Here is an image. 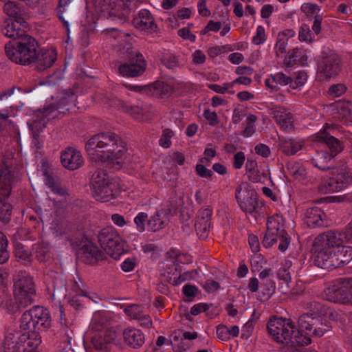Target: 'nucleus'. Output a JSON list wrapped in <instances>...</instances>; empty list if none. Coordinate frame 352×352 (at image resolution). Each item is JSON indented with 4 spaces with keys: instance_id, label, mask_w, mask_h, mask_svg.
I'll return each instance as SVG.
<instances>
[{
    "instance_id": "f257e3e1",
    "label": "nucleus",
    "mask_w": 352,
    "mask_h": 352,
    "mask_svg": "<svg viewBox=\"0 0 352 352\" xmlns=\"http://www.w3.org/2000/svg\"><path fill=\"white\" fill-rule=\"evenodd\" d=\"M85 149L92 161L111 162L125 158V142L116 133L102 132L92 135L85 143Z\"/></svg>"
},
{
    "instance_id": "f03ea898",
    "label": "nucleus",
    "mask_w": 352,
    "mask_h": 352,
    "mask_svg": "<svg viewBox=\"0 0 352 352\" xmlns=\"http://www.w3.org/2000/svg\"><path fill=\"white\" fill-rule=\"evenodd\" d=\"M19 168L14 164L13 155L5 153L0 164V221L8 223L12 212V205L6 200L10 197L13 185L20 179Z\"/></svg>"
},
{
    "instance_id": "7ed1b4c3",
    "label": "nucleus",
    "mask_w": 352,
    "mask_h": 352,
    "mask_svg": "<svg viewBox=\"0 0 352 352\" xmlns=\"http://www.w3.org/2000/svg\"><path fill=\"white\" fill-rule=\"evenodd\" d=\"M37 48L35 38L27 34L19 37L18 40L10 41L6 45L5 51L6 56L12 62L29 65L32 63Z\"/></svg>"
},
{
    "instance_id": "20e7f679",
    "label": "nucleus",
    "mask_w": 352,
    "mask_h": 352,
    "mask_svg": "<svg viewBox=\"0 0 352 352\" xmlns=\"http://www.w3.org/2000/svg\"><path fill=\"white\" fill-rule=\"evenodd\" d=\"M12 294L14 300L23 307L33 304L36 295L33 277L25 271H19L13 278Z\"/></svg>"
},
{
    "instance_id": "39448f33",
    "label": "nucleus",
    "mask_w": 352,
    "mask_h": 352,
    "mask_svg": "<svg viewBox=\"0 0 352 352\" xmlns=\"http://www.w3.org/2000/svg\"><path fill=\"white\" fill-rule=\"evenodd\" d=\"M299 337L305 338L307 342L300 343V346L311 343V337H321L331 329L329 322L322 316H313L302 314L298 320Z\"/></svg>"
},
{
    "instance_id": "423d86ee",
    "label": "nucleus",
    "mask_w": 352,
    "mask_h": 352,
    "mask_svg": "<svg viewBox=\"0 0 352 352\" xmlns=\"http://www.w3.org/2000/svg\"><path fill=\"white\" fill-rule=\"evenodd\" d=\"M235 197L240 208L247 215L256 219L263 214V203L258 199L256 192L247 188L246 184H241L236 188Z\"/></svg>"
},
{
    "instance_id": "0eeeda50",
    "label": "nucleus",
    "mask_w": 352,
    "mask_h": 352,
    "mask_svg": "<svg viewBox=\"0 0 352 352\" xmlns=\"http://www.w3.org/2000/svg\"><path fill=\"white\" fill-rule=\"evenodd\" d=\"M94 197L102 202H107L116 196V185L108 175L102 170L95 171L91 179Z\"/></svg>"
},
{
    "instance_id": "6e6552de",
    "label": "nucleus",
    "mask_w": 352,
    "mask_h": 352,
    "mask_svg": "<svg viewBox=\"0 0 352 352\" xmlns=\"http://www.w3.org/2000/svg\"><path fill=\"white\" fill-rule=\"evenodd\" d=\"M281 221L282 218L278 215H273L268 218L267 231L263 240V245L265 248H270L278 241L279 250L284 252L288 248L287 234Z\"/></svg>"
},
{
    "instance_id": "1a4fd4ad",
    "label": "nucleus",
    "mask_w": 352,
    "mask_h": 352,
    "mask_svg": "<svg viewBox=\"0 0 352 352\" xmlns=\"http://www.w3.org/2000/svg\"><path fill=\"white\" fill-rule=\"evenodd\" d=\"M101 248L111 258L118 260L124 252V242L119 232L113 227L102 229L98 234Z\"/></svg>"
},
{
    "instance_id": "9d476101",
    "label": "nucleus",
    "mask_w": 352,
    "mask_h": 352,
    "mask_svg": "<svg viewBox=\"0 0 352 352\" xmlns=\"http://www.w3.org/2000/svg\"><path fill=\"white\" fill-rule=\"evenodd\" d=\"M341 71L340 56L329 50H322L317 67V75L320 81H328L337 77Z\"/></svg>"
},
{
    "instance_id": "9b49d317",
    "label": "nucleus",
    "mask_w": 352,
    "mask_h": 352,
    "mask_svg": "<svg viewBox=\"0 0 352 352\" xmlns=\"http://www.w3.org/2000/svg\"><path fill=\"white\" fill-rule=\"evenodd\" d=\"M326 299L333 302L352 305V278H340L324 290Z\"/></svg>"
},
{
    "instance_id": "f8f14e48",
    "label": "nucleus",
    "mask_w": 352,
    "mask_h": 352,
    "mask_svg": "<svg viewBox=\"0 0 352 352\" xmlns=\"http://www.w3.org/2000/svg\"><path fill=\"white\" fill-rule=\"evenodd\" d=\"M126 52L129 61L119 66V73L123 76L131 78L141 76L146 67V63L142 54L129 44L126 47Z\"/></svg>"
},
{
    "instance_id": "ddd939ff",
    "label": "nucleus",
    "mask_w": 352,
    "mask_h": 352,
    "mask_svg": "<svg viewBox=\"0 0 352 352\" xmlns=\"http://www.w3.org/2000/svg\"><path fill=\"white\" fill-rule=\"evenodd\" d=\"M78 254L79 258L88 265H95L105 258L104 252L87 239L82 240Z\"/></svg>"
},
{
    "instance_id": "4468645a",
    "label": "nucleus",
    "mask_w": 352,
    "mask_h": 352,
    "mask_svg": "<svg viewBox=\"0 0 352 352\" xmlns=\"http://www.w3.org/2000/svg\"><path fill=\"white\" fill-rule=\"evenodd\" d=\"M311 251L316 266L329 271L336 269L334 254L331 249L326 248L314 242Z\"/></svg>"
},
{
    "instance_id": "2eb2a0df",
    "label": "nucleus",
    "mask_w": 352,
    "mask_h": 352,
    "mask_svg": "<svg viewBox=\"0 0 352 352\" xmlns=\"http://www.w3.org/2000/svg\"><path fill=\"white\" fill-rule=\"evenodd\" d=\"M346 240V236L345 233L340 231L329 230L319 234L315 238L314 242L326 248L331 249L333 248H339L342 246Z\"/></svg>"
},
{
    "instance_id": "dca6fc26",
    "label": "nucleus",
    "mask_w": 352,
    "mask_h": 352,
    "mask_svg": "<svg viewBox=\"0 0 352 352\" xmlns=\"http://www.w3.org/2000/svg\"><path fill=\"white\" fill-rule=\"evenodd\" d=\"M54 111H33L32 118L28 122L35 141L37 140L39 133L46 127L47 123L56 116L52 115Z\"/></svg>"
},
{
    "instance_id": "f3484780",
    "label": "nucleus",
    "mask_w": 352,
    "mask_h": 352,
    "mask_svg": "<svg viewBox=\"0 0 352 352\" xmlns=\"http://www.w3.org/2000/svg\"><path fill=\"white\" fill-rule=\"evenodd\" d=\"M60 161L62 165L70 170H77L84 164L81 153L73 147H67L61 152Z\"/></svg>"
},
{
    "instance_id": "a211bd4d",
    "label": "nucleus",
    "mask_w": 352,
    "mask_h": 352,
    "mask_svg": "<svg viewBox=\"0 0 352 352\" xmlns=\"http://www.w3.org/2000/svg\"><path fill=\"white\" fill-rule=\"evenodd\" d=\"M212 209L208 206L198 211L195 223V230L201 239H206L211 227Z\"/></svg>"
},
{
    "instance_id": "6ab92c4d",
    "label": "nucleus",
    "mask_w": 352,
    "mask_h": 352,
    "mask_svg": "<svg viewBox=\"0 0 352 352\" xmlns=\"http://www.w3.org/2000/svg\"><path fill=\"white\" fill-rule=\"evenodd\" d=\"M336 128V124L326 123L324 131H320L316 136V140L324 142L331 150V153L334 157L342 150V146L340 141L331 135L327 129Z\"/></svg>"
},
{
    "instance_id": "aec40b11",
    "label": "nucleus",
    "mask_w": 352,
    "mask_h": 352,
    "mask_svg": "<svg viewBox=\"0 0 352 352\" xmlns=\"http://www.w3.org/2000/svg\"><path fill=\"white\" fill-rule=\"evenodd\" d=\"M133 25L137 29L148 32H154L157 28L153 15L146 9L141 10L133 19Z\"/></svg>"
},
{
    "instance_id": "412c9836",
    "label": "nucleus",
    "mask_w": 352,
    "mask_h": 352,
    "mask_svg": "<svg viewBox=\"0 0 352 352\" xmlns=\"http://www.w3.org/2000/svg\"><path fill=\"white\" fill-rule=\"evenodd\" d=\"M56 60V54L54 50H37L32 63L36 69L44 71L50 67Z\"/></svg>"
},
{
    "instance_id": "4be33fe9",
    "label": "nucleus",
    "mask_w": 352,
    "mask_h": 352,
    "mask_svg": "<svg viewBox=\"0 0 352 352\" xmlns=\"http://www.w3.org/2000/svg\"><path fill=\"white\" fill-rule=\"evenodd\" d=\"M23 352H36V349L41 342V338L37 331L25 332L17 337Z\"/></svg>"
},
{
    "instance_id": "5701e85b",
    "label": "nucleus",
    "mask_w": 352,
    "mask_h": 352,
    "mask_svg": "<svg viewBox=\"0 0 352 352\" xmlns=\"http://www.w3.org/2000/svg\"><path fill=\"white\" fill-rule=\"evenodd\" d=\"M169 209L162 208L157 210L148 220V229L157 232L165 228L169 222Z\"/></svg>"
},
{
    "instance_id": "b1692460",
    "label": "nucleus",
    "mask_w": 352,
    "mask_h": 352,
    "mask_svg": "<svg viewBox=\"0 0 352 352\" xmlns=\"http://www.w3.org/2000/svg\"><path fill=\"white\" fill-rule=\"evenodd\" d=\"M21 27H25V23L7 19L1 25V32L6 36L12 38V41L18 40L19 37L27 35Z\"/></svg>"
},
{
    "instance_id": "393cba45",
    "label": "nucleus",
    "mask_w": 352,
    "mask_h": 352,
    "mask_svg": "<svg viewBox=\"0 0 352 352\" xmlns=\"http://www.w3.org/2000/svg\"><path fill=\"white\" fill-rule=\"evenodd\" d=\"M38 330H45L51 326L50 311L42 306H34L30 309Z\"/></svg>"
},
{
    "instance_id": "a878e982",
    "label": "nucleus",
    "mask_w": 352,
    "mask_h": 352,
    "mask_svg": "<svg viewBox=\"0 0 352 352\" xmlns=\"http://www.w3.org/2000/svg\"><path fill=\"white\" fill-rule=\"evenodd\" d=\"M124 313L131 319L138 320L142 327H149L152 324L150 316L138 305L127 306L124 309Z\"/></svg>"
},
{
    "instance_id": "bb28decb",
    "label": "nucleus",
    "mask_w": 352,
    "mask_h": 352,
    "mask_svg": "<svg viewBox=\"0 0 352 352\" xmlns=\"http://www.w3.org/2000/svg\"><path fill=\"white\" fill-rule=\"evenodd\" d=\"M334 155L329 153L326 151H317L316 154L311 157L310 161L311 164L316 168L322 170H327L334 168L332 165Z\"/></svg>"
},
{
    "instance_id": "cd10ccee",
    "label": "nucleus",
    "mask_w": 352,
    "mask_h": 352,
    "mask_svg": "<svg viewBox=\"0 0 352 352\" xmlns=\"http://www.w3.org/2000/svg\"><path fill=\"white\" fill-rule=\"evenodd\" d=\"M333 175L338 181L341 188L343 189L352 182V173L344 162H340L338 165L334 166Z\"/></svg>"
},
{
    "instance_id": "c85d7f7f",
    "label": "nucleus",
    "mask_w": 352,
    "mask_h": 352,
    "mask_svg": "<svg viewBox=\"0 0 352 352\" xmlns=\"http://www.w3.org/2000/svg\"><path fill=\"white\" fill-rule=\"evenodd\" d=\"M3 12L14 21L25 23L26 12L23 7L15 1H9L3 6Z\"/></svg>"
},
{
    "instance_id": "c756f323",
    "label": "nucleus",
    "mask_w": 352,
    "mask_h": 352,
    "mask_svg": "<svg viewBox=\"0 0 352 352\" xmlns=\"http://www.w3.org/2000/svg\"><path fill=\"white\" fill-rule=\"evenodd\" d=\"M324 213L318 207L307 209L305 213V222L308 227L316 228L324 225Z\"/></svg>"
},
{
    "instance_id": "7c9ffc66",
    "label": "nucleus",
    "mask_w": 352,
    "mask_h": 352,
    "mask_svg": "<svg viewBox=\"0 0 352 352\" xmlns=\"http://www.w3.org/2000/svg\"><path fill=\"white\" fill-rule=\"evenodd\" d=\"M125 342L133 348L141 346L144 342L143 333L135 328H127L123 332Z\"/></svg>"
},
{
    "instance_id": "2f4dec72",
    "label": "nucleus",
    "mask_w": 352,
    "mask_h": 352,
    "mask_svg": "<svg viewBox=\"0 0 352 352\" xmlns=\"http://www.w3.org/2000/svg\"><path fill=\"white\" fill-rule=\"evenodd\" d=\"M305 144V141L300 139L287 138L283 139L280 142V148L286 155H295L301 150Z\"/></svg>"
},
{
    "instance_id": "473e14b6",
    "label": "nucleus",
    "mask_w": 352,
    "mask_h": 352,
    "mask_svg": "<svg viewBox=\"0 0 352 352\" xmlns=\"http://www.w3.org/2000/svg\"><path fill=\"white\" fill-rule=\"evenodd\" d=\"M134 89L140 91H144L147 94H150L155 96H160L161 98L166 96L172 91L171 87L164 82H157L154 85L144 86L142 87L136 86L134 87Z\"/></svg>"
},
{
    "instance_id": "72a5a7b5",
    "label": "nucleus",
    "mask_w": 352,
    "mask_h": 352,
    "mask_svg": "<svg viewBox=\"0 0 352 352\" xmlns=\"http://www.w3.org/2000/svg\"><path fill=\"white\" fill-rule=\"evenodd\" d=\"M336 268L348 264L352 259V248L342 245L336 252H333Z\"/></svg>"
},
{
    "instance_id": "f704fd0d",
    "label": "nucleus",
    "mask_w": 352,
    "mask_h": 352,
    "mask_svg": "<svg viewBox=\"0 0 352 352\" xmlns=\"http://www.w3.org/2000/svg\"><path fill=\"white\" fill-rule=\"evenodd\" d=\"M74 10V3L73 0H58L57 8V14L58 18L63 23L65 27L68 28L69 24L64 19V14L66 17L71 16Z\"/></svg>"
},
{
    "instance_id": "c9c22d12",
    "label": "nucleus",
    "mask_w": 352,
    "mask_h": 352,
    "mask_svg": "<svg viewBox=\"0 0 352 352\" xmlns=\"http://www.w3.org/2000/svg\"><path fill=\"white\" fill-rule=\"evenodd\" d=\"M217 336L219 340L226 342L231 338H235L239 336V328L236 325L228 327L225 324H219L217 327Z\"/></svg>"
},
{
    "instance_id": "e433bc0d",
    "label": "nucleus",
    "mask_w": 352,
    "mask_h": 352,
    "mask_svg": "<svg viewBox=\"0 0 352 352\" xmlns=\"http://www.w3.org/2000/svg\"><path fill=\"white\" fill-rule=\"evenodd\" d=\"M60 328L59 333L65 343L70 344L71 340L73 338L74 332L72 329V323L67 322V320L63 318L64 312L63 307L60 306Z\"/></svg>"
},
{
    "instance_id": "4c0bfd02",
    "label": "nucleus",
    "mask_w": 352,
    "mask_h": 352,
    "mask_svg": "<svg viewBox=\"0 0 352 352\" xmlns=\"http://www.w3.org/2000/svg\"><path fill=\"white\" fill-rule=\"evenodd\" d=\"M307 313L313 316H322L328 314V307L320 302L312 300L307 302L305 305Z\"/></svg>"
},
{
    "instance_id": "58836bf2",
    "label": "nucleus",
    "mask_w": 352,
    "mask_h": 352,
    "mask_svg": "<svg viewBox=\"0 0 352 352\" xmlns=\"http://www.w3.org/2000/svg\"><path fill=\"white\" fill-rule=\"evenodd\" d=\"M22 351L19 340L11 333L6 336L1 352H21Z\"/></svg>"
},
{
    "instance_id": "ea45409f",
    "label": "nucleus",
    "mask_w": 352,
    "mask_h": 352,
    "mask_svg": "<svg viewBox=\"0 0 352 352\" xmlns=\"http://www.w3.org/2000/svg\"><path fill=\"white\" fill-rule=\"evenodd\" d=\"M318 190L322 193H330L342 190L336 177L333 176L324 179L318 185Z\"/></svg>"
},
{
    "instance_id": "a19ab883",
    "label": "nucleus",
    "mask_w": 352,
    "mask_h": 352,
    "mask_svg": "<svg viewBox=\"0 0 352 352\" xmlns=\"http://www.w3.org/2000/svg\"><path fill=\"white\" fill-rule=\"evenodd\" d=\"M119 0H95V7L101 12H107L109 16L115 15L117 2Z\"/></svg>"
},
{
    "instance_id": "79ce46f5",
    "label": "nucleus",
    "mask_w": 352,
    "mask_h": 352,
    "mask_svg": "<svg viewBox=\"0 0 352 352\" xmlns=\"http://www.w3.org/2000/svg\"><path fill=\"white\" fill-rule=\"evenodd\" d=\"M273 116L277 124L284 130H291L293 128V120L286 111H272Z\"/></svg>"
},
{
    "instance_id": "37998d69",
    "label": "nucleus",
    "mask_w": 352,
    "mask_h": 352,
    "mask_svg": "<svg viewBox=\"0 0 352 352\" xmlns=\"http://www.w3.org/2000/svg\"><path fill=\"white\" fill-rule=\"evenodd\" d=\"M20 328L23 331L30 332L32 331H38V328L32 318V315L29 310L25 311L21 316Z\"/></svg>"
},
{
    "instance_id": "c03bdc74",
    "label": "nucleus",
    "mask_w": 352,
    "mask_h": 352,
    "mask_svg": "<svg viewBox=\"0 0 352 352\" xmlns=\"http://www.w3.org/2000/svg\"><path fill=\"white\" fill-rule=\"evenodd\" d=\"M173 277L170 278L171 283L175 285H179L185 281L194 280L198 276V272L197 270H192L190 271L184 272L182 274L178 275H173Z\"/></svg>"
},
{
    "instance_id": "a18cd8bd",
    "label": "nucleus",
    "mask_w": 352,
    "mask_h": 352,
    "mask_svg": "<svg viewBox=\"0 0 352 352\" xmlns=\"http://www.w3.org/2000/svg\"><path fill=\"white\" fill-rule=\"evenodd\" d=\"M109 322L105 315L96 314L91 323V329L96 331H102L109 328Z\"/></svg>"
},
{
    "instance_id": "49530a36",
    "label": "nucleus",
    "mask_w": 352,
    "mask_h": 352,
    "mask_svg": "<svg viewBox=\"0 0 352 352\" xmlns=\"http://www.w3.org/2000/svg\"><path fill=\"white\" fill-rule=\"evenodd\" d=\"M260 290L264 300L270 299L276 290L274 281L272 279L260 281Z\"/></svg>"
},
{
    "instance_id": "de8ad7c7",
    "label": "nucleus",
    "mask_w": 352,
    "mask_h": 352,
    "mask_svg": "<svg viewBox=\"0 0 352 352\" xmlns=\"http://www.w3.org/2000/svg\"><path fill=\"white\" fill-rule=\"evenodd\" d=\"M287 168L290 175L296 179H302L306 175L305 168L298 162H289Z\"/></svg>"
},
{
    "instance_id": "09e8293b",
    "label": "nucleus",
    "mask_w": 352,
    "mask_h": 352,
    "mask_svg": "<svg viewBox=\"0 0 352 352\" xmlns=\"http://www.w3.org/2000/svg\"><path fill=\"white\" fill-rule=\"evenodd\" d=\"M14 254L18 261L23 263H30L31 261V253L20 243L15 244Z\"/></svg>"
},
{
    "instance_id": "8fccbe9b",
    "label": "nucleus",
    "mask_w": 352,
    "mask_h": 352,
    "mask_svg": "<svg viewBox=\"0 0 352 352\" xmlns=\"http://www.w3.org/2000/svg\"><path fill=\"white\" fill-rule=\"evenodd\" d=\"M292 263L289 261H286L283 263L277 272V276L280 280H284L287 285L291 281V272L290 267Z\"/></svg>"
},
{
    "instance_id": "3c124183",
    "label": "nucleus",
    "mask_w": 352,
    "mask_h": 352,
    "mask_svg": "<svg viewBox=\"0 0 352 352\" xmlns=\"http://www.w3.org/2000/svg\"><path fill=\"white\" fill-rule=\"evenodd\" d=\"M76 97L72 90H67L62 93L57 104V108H64L70 103L74 102Z\"/></svg>"
},
{
    "instance_id": "603ef678",
    "label": "nucleus",
    "mask_w": 352,
    "mask_h": 352,
    "mask_svg": "<svg viewBox=\"0 0 352 352\" xmlns=\"http://www.w3.org/2000/svg\"><path fill=\"white\" fill-rule=\"evenodd\" d=\"M300 41L311 43L315 39V34L313 33L309 26L307 24H302L299 31Z\"/></svg>"
},
{
    "instance_id": "864d4df0",
    "label": "nucleus",
    "mask_w": 352,
    "mask_h": 352,
    "mask_svg": "<svg viewBox=\"0 0 352 352\" xmlns=\"http://www.w3.org/2000/svg\"><path fill=\"white\" fill-rule=\"evenodd\" d=\"M331 110H352V102L346 100H338L327 105Z\"/></svg>"
},
{
    "instance_id": "5fc2aeb1",
    "label": "nucleus",
    "mask_w": 352,
    "mask_h": 352,
    "mask_svg": "<svg viewBox=\"0 0 352 352\" xmlns=\"http://www.w3.org/2000/svg\"><path fill=\"white\" fill-rule=\"evenodd\" d=\"M148 214L146 212H139L134 218V223L136 225V229L140 232L145 230V223L148 222Z\"/></svg>"
},
{
    "instance_id": "6e6d98bb",
    "label": "nucleus",
    "mask_w": 352,
    "mask_h": 352,
    "mask_svg": "<svg viewBox=\"0 0 352 352\" xmlns=\"http://www.w3.org/2000/svg\"><path fill=\"white\" fill-rule=\"evenodd\" d=\"M300 51L298 49H293L288 53L287 58H285V63L288 67H292L300 61Z\"/></svg>"
},
{
    "instance_id": "4d7b16f0",
    "label": "nucleus",
    "mask_w": 352,
    "mask_h": 352,
    "mask_svg": "<svg viewBox=\"0 0 352 352\" xmlns=\"http://www.w3.org/2000/svg\"><path fill=\"white\" fill-rule=\"evenodd\" d=\"M173 136V132L169 129L163 131L162 135L159 140V144L163 148H169L171 146L170 139Z\"/></svg>"
},
{
    "instance_id": "13d9d810",
    "label": "nucleus",
    "mask_w": 352,
    "mask_h": 352,
    "mask_svg": "<svg viewBox=\"0 0 352 352\" xmlns=\"http://www.w3.org/2000/svg\"><path fill=\"white\" fill-rule=\"evenodd\" d=\"M287 38H285V32L278 34L277 36V41L276 43V55L280 56V54H283L286 51V45Z\"/></svg>"
},
{
    "instance_id": "bf43d9fd",
    "label": "nucleus",
    "mask_w": 352,
    "mask_h": 352,
    "mask_svg": "<svg viewBox=\"0 0 352 352\" xmlns=\"http://www.w3.org/2000/svg\"><path fill=\"white\" fill-rule=\"evenodd\" d=\"M162 63L168 69H173L178 65V60L174 55L165 54L162 57Z\"/></svg>"
},
{
    "instance_id": "052dcab7",
    "label": "nucleus",
    "mask_w": 352,
    "mask_h": 352,
    "mask_svg": "<svg viewBox=\"0 0 352 352\" xmlns=\"http://www.w3.org/2000/svg\"><path fill=\"white\" fill-rule=\"evenodd\" d=\"M248 179L250 182L254 183H263L267 178V175L264 172L256 169L248 174Z\"/></svg>"
},
{
    "instance_id": "680f3d73",
    "label": "nucleus",
    "mask_w": 352,
    "mask_h": 352,
    "mask_svg": "<svg viewBox=\"0 0 352 352\" xmlns=\"http://www.w3.org/2000/svg\"><path fill=\"white\" fill-rule=\"evenodd\" d=\"M301 10L307 16H312L314 14L318 13L320 11V8L317 4L311 3H305L301 6Z\"/></svg>"
},
{
    "instance_id": "e2e57ef3",
    "label": "nucleus",
    "mask_w": 352,
    "mask_h": 352,
    "mask_svg": "<svg viewBox=\"0 0 352 352\" xmlns=\"http://www.w3.org/2000/svg\"><path fill=\"white\" fill-rule=\"evenodd\" d=\"M346 91V87L344 84H336L329 87L328 94L333 97H338L344 94Z\"/></svg>"
},
{
    "instance_id": "0e129e2a",
    "label": "nucleus",
    "mask_w": 352,
    "mask_h": 352,
    "mask_svg": "<svg viewBox=\"0 0 352 352\" xmlns=\"http://www.w3.org/2000/svg\"><path fill=\"white\" fill-rule=\"evenodd\" d=\"M272 82L280 85H286L291 82V77L286 76L283 72H278L271 76Z\"/></svg>"
},
{
    "instance_id": "69168bd1",
    "label": "nucleus",
    "mask_w": 352,
    "mask_h": 352,
    "mask_svg": "<svg viewBox=\"0 0 352 352\" xmlns=\"http://www.w3.org/2000/svg\"><path fill=\"white\" fill-rule=\"evenodd\" d=\"M7 312L10 314H14L20 311L21 308H23V305H19L17 301L13 302L12 300H6L4 305Z\"/></svg>"
},
{
    "instance_id": "338daca9",
    "label": "nucleus",
    "mask_w": 352,
    "mask_h": 352,
    "mask_svg": "<svg viewBox=\"0 0 352 352\" xmlns=\"http://www.w3.org/2000/svg\"><path fill=\"white\" fill-rule=\"evenodd\" d=\"M49 257V251L47 246L38 245L36 250V258L39 262H45Z\"/></svg>"
},
{
    "instance_id": "774afa93",
    "label": "nucleus",
    "mask_w": 352,
    "mask_h": 352,
    "mask_svg": "<svg viewBox=\"0 0 352 352\" xmlns=\"http://www.w3.org/2000/svg\"><path fill=\"white\" fill-rule=\"evenodd\" d=\"M337 116L334 118L344 124L352 123V111H336Z\"/></svg>"
}]
</instances>
